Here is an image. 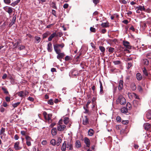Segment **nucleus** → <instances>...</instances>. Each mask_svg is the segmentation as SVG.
I'll list each match as a JSON object with an SVG mask.
<instances>
[{
  "label": "nucleus",
  "instance_id": "23",
  "mask_svg": "<svg viewBox=\"0 0 151 151\" xmlns=\"http://www.w3.org/2000/svg\"><path fill=\"white\" fill-rule=\"evenodd\" d=\"M76 146L77 148H79L81 147V145L80 141L77 140L76 142Z\"/></svg>",
  "mask_w": 151,
  "mask_h": 151
},
{
  "label": "nucleus",
  "instance_id": "60",
  "mask_svg": "<svg viewBox=\"0 0 151 151\" xmlns=\"http://www.w3.org/2000/svg\"><path fill=\"white\" fill-rule=\"evenodd\" d=\"M28 100L31 101H34V98L31 97H29L28 98Z\"/></svg>",
  "mask_w": 151,
  "mask_h": 151
},
{
  "label": "nucleus",
  "instance_id": "16",
  "mask_svg": "<svg viewBox=\"0 0 151 151\" xmlns=\"http://www.w3.org/2000/svg\"><path fill=\"white\" fill-rule=\"evenodd\" d=\"M5 10L10 15L13 12V9L11 7H9L8 8H6Z\"/></svg>",
  "mask_w": 151,
  "mask_h": 151
},
{
  "label": "nucleus",
  "instance_id": "4",
  "mask_svg": "<svg viewBox=\"0 0 151 151\" xmlns=\"http://www.w3.org/2000/svg\"><path fill=\"white\" fill-rule=\"evenodd\" d=\"M123 45L127 48L128 49H131V46H130L129 42L126 41H123Z\"/></svg>",
  "mask_w": 151,
  "mask_h": 151
},
{
  "label": "nucleus",
  "instance_id": "55",
  "mask_svg": "<svg viewBox=\"0 0 151 151\" xmlns=\"http://www.w3.org/2000/svg\"><path fill=\"white\" fill-rule=\"evenodd\" d=\"M21 133L23 135L25 136H27L26 135V132H25V131H21Z\"/></svg>",
  "mask_w": 151,
  "mask_h": 151
},
{
  "label": "nucleus",
  "instance_id": "6",
  "mask_svg": "<svg viewBox=\"0 0 151 151\" xmlns=\"http://www.w3.org/2000/svg\"><path fill=\"white\" fill-rule=\"evenodd\" d=\"M66 147L69 150H72L73 149L72 143L70 142H68L66 143Z\"/></svg>",
  "mask_w": 151,
  "mask_h": 151
},
{
  "label": "nucleus",
  "instance_id": "25",
  "mask_svg": "<svg viewBox=\"0 0 151 151\" xmlns=\"http://www.w3.org/2000/svg\"><path fill=\"white\" fill-rule=\"evenodd\" d=\"M136 8L138 10H139L141 11H145V9L144 7V6H142L141 5H140L138 6Z\"/></svg>",
  "mask_w": 151,
  "mask_h": 151
},
{
  "label": "nucleus",
  "instance_id": "50",
  "mask_svg": "<svg viewBox=\"0 0 151 151\" xmlns=\"http://www.w3.org/2000/svg\"><path fill=\"white\" fill-rule=\"evenodd\" d=\"M4 1L6 4H9L11 3V0H4Z\"/></svg>",
  "mask_w": 151,
  "mask_h": 151
},
{
  "label": "nucleus",
  "instance_id": "40",
  "mask_svg": "<svg viewBox=\"0 0 151 151\" xmlns=\"http://www.w3.org/2000/svg\"><path fill=\"white\" fill-rule=\"evenodd\" d=\"M51 6L53 8H54V9H57V7L56 6V4L54 2H52V3L51 4Z\"/></svg>",
  "mask_w": 151,
  "mask_h": 151
},
{
  "label": "nucleus",
  "instance_id": "62",
  "mask_svg": "<svg viewBox=\"0 0 151 151\" xmlns=\"http://www.w3.org/2000/svg\"><path fill=\"white\" fill-rule=\"evenodd\" d=\"M68 4H65L64 5L63 7L65 9H66L68 7Z\"/></svg>",
  "mask_w": 151,
  "mask_h": 151
},
{
  "label": "nucleus",
  "instance_id": "5",
  "mask_svg": "<svg viewBox=\"0 0 151 151\" xmlns=\"http://www.w3.org/2000/svg\"><path fill=\"white\" fill-rule=\"evenodd\" d=\"M66 127V126L64 125H60L57 127L58 130L60 131H63Z\"/></svg>",
  "mask_w": 151,
  "mask_h": 151
},
{
  "label": "nucleus",
  "instance_id": "11",
  "mask_svg": "<svg viewBox=\"0 0 151 151\" xmlns=\"http://www.w3.org/2000/svg\"><path fill=\"white\" fill-rule=\"evenodd\" d=\"M88 119L86 116L83 118V124L84 125H86L88 124Z\"/></svg>",
  "mask_w": 151,
  "mask_h": 151
},
{
  "label": "nucleus",
  "instance_id": "12",
  "mask_svg": "<svg viewBox=\"0 0 151 151\" xmlns=\"http://www.w3.org/2000/svg\"><path fill=\"white\" fill-rule=\"evenodd\" d=\"M142 63L143 64L145 65H148L149 62L148 60L146 59H144L142 60Z\"/></svg>",
  "mask_w": 151,
  "mask_h": 151
},
{
  "label": "nucleus",
  "instance_id": "52",
  "mask_svg": "<svg viewBox=\"0 0 151 151\" xmlns=\"http://www.w3.org/2000/svg\"><path fill=\"white\" fill-rule=\"evenodd\" d=\"M146 57L149 59H151V53H148L147 54Z\"/></svg>",
  "mask_w": 151,
  "mask_h": 151
},
{
  "label": "nucleus",
  "instance_id": "9",
  "mask_svg": "<svg viewBox=\"0 0 151 151\" xmlns=\"http://www.w3.org/2000/svg\"><path fill=\"white\" fill-rule=\"evenodd\" d=\"M16 15H14V16L13 18L12 21L9 24V26L10 27H11L12 25H13L14 24L16 21Z\"/></svg>",
  "mask_w": 151,
  "mask_h": 151
},
{
  "label": "nucleus",
  "instance_id": "21",
  "mask_svg": "<svg viewBox=\"0 0 151 151\" xmlns=\"http://www.w3.org/2000/svg\"><path fill=\"white\" fill-rule=\"evenodd\" d=\"M58 55L57 56V58L58 59H61L65 55L63 53H60L59 54H57Z\"/></svg>",
  "mask_w": 151,
  "mask_h": 151
},
{
  "label": "nucleus",
  "instance_id": "47",
  "mask_svg": "<svg viewBox=\"0 0 151 151\" xmlns=\"http://www.w3.org/2000/svg\"><path fill=\"white\" fill-rule=\"evenodd\" d=\"M114 48L111 47H110L109 48L108 51L109 52L113 53L114 51Z\"/></svg>",
  "mask_w": 151,
  "mask_h": 151
},
{
  "label": "nucleus",
  "instance_id": "56",
  "mask_svg": "<svg viewBox=\"0 0 151 151\" xmlns=\"http://www.w3.org/2000/svg\"><path fill=\"white\" fill-rule=\"evenodd\" d=\"M48 103L49 104L52 105L53 104V102L52 99H50L48 101Z\"/></svg>",
  "mask_w": 151,
  "mask_h": 151
},
{
  "label": "nucleus",
  "instance_id": "7",
  "mask_svg": "<svg viewBox=\"0 0 151 151\" xmlns=\"http://www.w3.org/2000/svg\"><path fill=\"white\" fill-rule=\"evenodd\" d=\"M123 87V81L122 80H120L119 81L118 89L119 90H122Z\"/></svg>",
  "mask_w": 151,
  "mask_h": 151
},
{
  "label": "nucleus",
  "instance_id": "53",
  "mask_svg": "<svg viewBox=\"0 0 151 151\" xmlns=\"http://www.w3.org/2000/svg\"><path fill=\"white\" fill-rule=\"evenodd\" d=\"M132 89L133 90H135L136 88V86L134 83L132 84Z\"/></svg>",
  "mask_w": 151,
  "mask_h": 151
},
{
  "label": "nucleus",
  "instance_id": "51",
  "mask_svg": "<svg viewBox=\"0 0 151 151\" xmlns=\"http://www.w3.org/2000/svg\"><path fill=\"white\" fill-rule=\"evenodd\" d=\"M18 49L20 50H22L24 49L25 48V47L23 45H19L18 46Z\"/></svg>",
  "mask_w": 151,
  "mask_h": 151
},
{
  "label": "nucleus",
  "instance_id": "26",
  "mask_svg": "<svg viewBox=\"0 0 151 151\" xmlns=\"http://www.w3.org/2000/svg\"><path fill=\"white\" fill-rule=\"evenodd\" d=\"M51 133L52 135H55L57 133L56 129L55 128H53L51 130Z\"/></svg>",
  "mask_w": 151,
  "mask_h": 151
},
{
  "label": "nucleus",
  "instance_id": "1",
  "mask_svg": "<svg viewBox=\"0 0 151 151\" xmlns=\"http://www.w3.org/2000/svg\"><path fill=\"white\" fill-rule=\"evenodd\" d=\"M43 114L46 121H47L48 122L50 123L52 122L51 119L52 114H47L46 111H44L43 113Z\"/></svg>",
  "mask_w": 151,
  "mask_h": 151
},
{
  "label": "nucleus",
  "instance_id": "17",
  "mask_svg": "<svg viewBox=\"0 0 151 151\" xmlns=\"http://www.w3.org/2000/svg\"><path fill=\"white\" fill-rule=\"evenodd\" d=\"M57 36V35H56V33H53L48 38V41H51L52 40V38H53L54 37Z\"/></svg>",
  "mask_w": 151,
  "mask_h": 151
},
{
  "label": "nucleus",
  "instance_id": "38",
  "mask_svg": "<svg viewBox=\"0 0 151 151\" xmlns=\"http://www.w3.org/2000/svg\"><path fill=\"white\" fill-rule=\"evenodd\" d=\"M99 48L103 53H104L105 52V49L104 47L102 46H100Z\"/></svg>",
  "mask_w": 151,
  "mask_h": 151
},
{
  "label": "nucleus",
  "instance_id": "37",
  "mask_svg": "<svg viewBox=\"0 0 151 151\" xmlns=\"http://www.w3.org/2000/svg\"><path fill=\"white\" fill-rule=\"evenodd\" d=\"M35 42L36 43H38L40 41V38L39 37H35Z\"/></svg>",
  "mask_w": 151,
  "mask_h": 151
},
{
  "label": "nucleus",
  "instance_id": "10",
  "mask_svg": "<svg viewBox=\"0 0 151 151\" xmlns=\"http://www.w3.org/2000/svg\"><path fill=\"white\" fill-rule=\"evenodd\" d=\"M47 50V51L50 52H51L52 50V44L50 42L48 44Z\"/></svg>",
  "mask_w": 151,
  "mask_h": 151
},
{
  "label": "nucleus",
  "instance_id": "30",
  "mask_svg": "<svg viewBox=\"0 0 151 151\" xmlns=\"http://www.w3.org/2000/svg\"><path fill=\"white\" fill-rule=\"evenodd\" d=\"M146 116L148 119H151V110L149 111L147 113Z\"/></svg>",
  "mask_w": 151,
  "mask_h": 151
},
{
  "label": "nucleus",
  "instance_id": "22",
  "mask_svg": "<svg viewBox=\"0 0 151 151\" xmlns=\"http://www.w3.org/2000/svg\"><path fill=\"white\" fill-rule=\"evenodd\" d=\"M94 133V131L92 129H90L88 130V135L90 136H93Z\"/></svg>",
  "mask_w": 151,
  "mask_h": 151
},
{
  "label": "nucleus",
  "instance_id": "3",
  "mask_svg": "<svg viewBox=\"0 0 151 151\" xmlns=\"http://www.w3.org/2000/svg\"><path fill=\"white\" fill-rule=\"evenodd\" d=\"M25 139L26 140V144L28 146H30L31 145V141H33L31 138L28 136H26Z\"/></svg>",
  "mask_w": 151,
  "mask_h": 151
},
{
  "label": "nucleus",
  "instance_id": "48",
  "mask_svg": "<svg viewBox=\"0 0 151 151\" xmlns=\"http://www.w3.org/2000/svg\"><path fill=\"white\" fill-rule=\"evenodd\" d=\"M90 30L91 32H95L96 31V29L93 27H91L90 28Z\"/></svg>",
  "mask_w": 151,
  "mask_h": 151
},
{
  "label": "nucleus",
  "instance_id": "31",
  "mask_svg": "<svg viewBox=\"0 0 151 151\" xmlns=\"http://www.w3.org/2000/svg\"><path fill=\"white\" fill-rule=\"evenodd\" d=\"M54 50L57 54H59L61 53V50L58 48L54 47Z\"/></svg>",
  "mask_w": 151,
  "mask_h": 151
},
{
  "label": "nucleus",
  "instance_id": "41",
  "mask_svg": "<svg viewBox=\"0 0 151 151\" xmlns=\"http://www.w3.org/2000/svg\"><path fill=\"white\" fill-rule=\"evenodd\" d=\"M127 108L129 110H130L131 109L132 106L130 103L128 102L126 105Z\"/></svg>",
  "mask_w": 151,
  "mask_h": 151
},
{
  "label": "nucleus",
  "instance_id": "33",
  "mask_svg": "<svg viewBox=\"0 0 151 151\" xmlns=\"http://www.w3.org/2000/svg\"><path fill=\"white\" fill-rule=\"evenodd\" d=\"M121 111L123 113H127L128 112V109L125 107L122 108L121 109Z\"/></svg>",
  "mask_w": 151,
  "mask_h": 151
},
{
  "label": "nucleus",
  "instance_id": "45",
  "mask_svg": "<svg viewBox=\"0 0 151 151\" xmlns=\"http://www.w3.org/2000/svg\"><path fill=\"white\" fill-rule=\"evenodd\" d=\"M113 62L115 65H119L121 63V61L119 60L114 61Z\"/></svg>",
  "mask_w": 151,
  "mask_h": 151
},
{
  "label": "nucleus",
  "instance_id": "58",
  "mask_svg": "<svg viewBox=\"0 0 151 151\" xmlns=\"http://www.w3.org/2000/svg\"><path fill=\"white\" fill-rule=\"evenodd\" d=\"M5 130V129L3 127H2L0 131V134H3Z\"/></svg>",
  "mask_w": 151,
  "mask_h": 151
},
{
  "label": "nucleus",
  "instance_id": "32",
  "mask_svg": "<svg viewBox=\"0 0 151 151\" xmlns=\"http://www.w3.org/2000/svg\"><path fill=\"white\" fill-rule=\"evenodd\" d=\"M54 47L58 48L59 47H61V48H63L64 46V44L62 43L61 44H56L54 45Z\"/></svg>",
  "mask_w": 151,
  "mask_h": 151
},
{
  "label": "nucleus",
  "instance_id": "8",
  "mask_svg": "<svg viewBox=\"0 0 151 151\" xmlns=\"http://www.w3.org/2000/svg\"><path fill=\"white\" fill-rule=\"evenodd\" d=\"M19 142H17L14 143V148L16 150H19L21 149V147L19 146Z\"/></svg>",
  "mask_w": 151,
  "mask_h": 151
},
{
  "label": "nucleus",
  "instance_id": "24",
  "mask_svg": "<svg viewBox=\"0 0 151 151\" xmlns=\"http://www.w3.org/2000/svg\"><path fill=\"white\" fill-rule=\"evenodd\" d=\"M62 139L61 137H58L57 140L56 145L58 146H59L61 142Z\"/></svg>",
  "mask_w": 151,
  "mask_h": 151
},
{
  "label": "nucleus",
  "instance_id": "36",
  "mask_svg": "<svg viewBox=\"0 0 151 151\" xmlns=\"http://www.w3.org/2000/svg\"><path fill=\"white\" fill-rule=\"evenodd\" d=\"M102 27H109V23L107 22L103 23L101 24Z\"/></svg>",
  "mask_w": 151,
  "mask_h": 151
},
{
  "label": "nucleus",
  "instance_id": "46",
  "mask_svg": "<svg viewBox=\"0 0 151 151\" xmlns=\"http://www.w3.org/2000/svg\"><path fill=\"white\" fill-rule=\"evenodd\" d=\"M132 96L134 97L135 99H139V96L136 93H133L132 95Z\"/></svg>",
  "mask_w": 151,
  "mask_h": 151
},
{
  "label": "nucleus",
  "instance_id": "29",
  "mask_svg": "<svg viewBox=\"0 0 151 151\" xmlns=\"http://www.w3.org/2000/svg\"><path fill=\"white\" fill-rule=\"evenodd\" d=\"M136 78L138 80H141L142 79V76L141 74L139 73H137L136 74Z\"/></svg>",
  "mask_w": 151,
  "mask_h": 151
},
{
  "label": "nucleus",
  "instance_id": "35",
  "mask_svg": "<svg viewBox=\"0 0 151 151\" xmlns=\"http://www.w3.org/2000/svg\"><path fill=\"white\" fill-rule=\"evenodd\" d=\"M69 118L65 117L63 119V122L65 124H67L69 122Z\"/></svg>",
  "mask_w": 151,
  "mask_h": 151
},
{
  "label": "nucleus",
  "instance_id": "61",
  "mask_svg": "<svg viewBox=\"0 0 151 151\" xmlns=\"http://www.w3.org/2000/svg\"><path fill=\"white\" fill-rule=\"evenodd\" d=\"M5 99L7 102H9L10 100V98L8 96H6L5 98Z\"/></svg>",
  "mask_w": 151,
  "mask_h": 151
},
{
  "label": "nucleus",
  "instance_id": "19",
  "mask_svg": "<svg viewBox=\"0 0 151 151\" xmlns=\"http://www.w3.org/2000/svg\"><path fill=\"white\" fill-rule=\"evenodd\" d=\"M66 147V142L65 141H64L61 147V150L62 151H65Z\"/></svg>",
  "mask_w": 151,
  "mask_h": 151
},
{
  "label": "nucleus",
  "instance_id": "59",
  "mask_svg": "<svg viewBox=\"0 0 151 151\" xmlns=\"http://www.w3.org/2000/svg\"><path fill=\"white\" fill-rule=\"evenodd\" d=\"M132 65V64L131 63H129L128 64V66L127 68L129 69Z\"/></svg>",
  "mask_w": 151,
  "mask_h": 151
},
{
  "label": "nucleus",
  "instance_id": "20",
  "mask_svg": "<svg viewBox=\"0 0 151 151\" xmlns=\"http://www.w3.org/2000/svg\"><path fill=\"white\" fill-rule=\"evenodd\" d=\"M72 74L73 76H76L78 75L79 73L77 70H73L72 72Z\"/></svg>",
  "mask_w": 151,
  "mask_h": 151
},
{
  "label": "nucleus",
  "instance_id": "43",
  "mask_svg": "<svg viewBox=\"0 0 151 151\" xmlns=\"http://www.w3.org/2000/svg\"><path fill=\"white\" fill-rule=\"evenodd\" d=\"M2 89L4 91V93L9 94V92L7 89L3 87L2 88Z\"/></svg>",
  "mask_w": 151,
  "mask_h": 151
},
{
  "label": "nucleus",
  "instance_id": "27",
  "mask_svg": "<svg viewBox=\"0 0 151 151\" xmlns=\"http://www.w3.org/2000/svg\"><path fill=\"white\" fill-rule=\"evenodd\" d=\"M142 71H143V73L144 74L145 76H148V75H149V73H148L147 71V70H146V68H145V67H144L143 69H142Z\"/></svg>",
  "mask_w": 151,
  "mask_h": 151
},
{
  "label": "nucleus",
  "instance_id": "28",
  "mask_svg": "<svg viewBox=\"0 0 151 151\" xmlns=\"http://www.w3.org/2000/svg\"><path fill=\"white\" fill-rule=\"evenodd\" d=\"M20 0H17L14 2L12 3L11 4V6H14L17 5L20 1Z\"/></svg>",
  "mask_w": 151,
  "mask_h": 151
},
{
  "label": "nucleus",
  "instance_id": "2",
  "mask_svg": "<svg viewBox=\"0 0 151 151\" xmlns=\"http://www.w3.org/2000/svg\"><path fill=\"white\" fill-rule=\"evenodd\" d=\"M117 103H119L121 105H124L126 103V99L122 96H119L116 100Z\"/></svg>",
  "mask_w": 151,
  "mask_h": 151
},
{
  "label": "nucleus",
  "instance_id": "57",
  "mask_svg": "<svg viewBox=\"0 0 151 151\" xmlns=\"http://www.w3.org/2000/svg\"><path fill=\"white\" fill-rule=\"evenodd\" d=\"M121 118L119 116H117L116 118V121L119 122H120L121 121Z\"/></svg>",
  "mask_w": 151,
  "mask_h": 151
},
{
  "label": "nucleus",
  "instance_id": "18",
  "mask_svg": "<svg viewBox=\"0 0 151 151\" xmlns=\"http://www.w3.org/2000/svg\"><path fill=\"white\" fill-rule=\"evenodd\" d=\"M99 83H100V94H101L103 93V88L101 82L100 80L99 81Z\"/></svg>",
  "mask_w": 151,
  "mask_h": 151
},
{
  "label": "nucleus",
  "instance_id": "42",
  "mask_svg": "<svg viewBox=\"0 0 151 151\" xmlns=\"http://www.w3.org/2000/svg\"><path fill=\"white\" fill-rule=\"evenodd\" d=\"M50 33L49 32H47L45 33H44L43 35V38H46L49 35H50Z\"/></svg>",
  "mask_w": 151,
  "mask_h": 151
},
{
  "label": "nucleus",
  "instance_id": "54",
  "mask_svg": "<svg viewBox=\"0 0 151 151\" xmlns=\"http://www.w3.org/2000/svg\"><path fill=\"white\" fill-rule=\"evenodd\" d=\"M52 13L53 15L55 17H56L57 16L56 15V12L55 10L52 9Z\"/></svg>",
  "mask_w": 151,
  "mask_h": 151
},
{
  "label": "nucleus",
  "instance_id": "44",
  "mask_svg": "<svg viewBox=\"0 0 151 151\" xmlns=\"http://www.w3.org/2000/svg\"><path fill=\"white\" fill-rule=\"evenodd\" d=\"M20 103V102H18L16 103L13 104H12V106L14 108L18 106Z\"/></svg>",
  "mask_w": 151,
  "mask_h": 151
},
{
  "label": "nucleus",
  "instance_id": "15",
  "mask_svg": "<svg viewBox=\"0 0 151 151\" xmlns=\"http://www.w3.org/2000/svg\"><path fill=\"white\" fill-rule=\"evenodd\" d=\"M150 124L148 123H145L143 125L144 129L146 130H148L150 127Z\"/></svg>",
  "mask_w": 151,
  "mask_h": 151
},
{
  "label": "nucleus",
  "instance_id": "49",
  "mask_svg": "<svg viewBox=\"0 0 151 151\" xmlns=\"http://www.w3.org/2000/svg\"><path fill=\"white\" fill-rule=\"evenodd\" d=\"M129 123L128 120H123L122 121V123L123 124L126 125Z\"/></svg>",
  "mask_w": 151,
  "mask_h": 151
},
{
  "label": "nucleus",
  "instance_id": "13",
  "mask_svg": "<svg viewBox=\"0 0 151 151\" xmlns=\"http://www.w3.org/2000/svg\"><path fill=\"white\" fill-rule=\"evenodd\" d=\"M17 93L19 96L22 97H24L26 94V93H24L23 91H21Z\"/></svg>",
  "mask_w": 151,
  "mask_h": 151
},
{
  "label": "nucleus",
  "instance_id": "63",
  "mask_svg": "<svg viewBox=\"0 0 151 151\" xmlns=\"http://www.w3.org/2000/svg\"><path fill=\"white\" fill-rule=\"evenodd\" d=\"M5 111V109L3 107H0V111L1 112H3Z\"/></svg>",
  "mask_w": 151,
  "mask_h": 151
},
{
  "label": "nucleus",
  "instance_id": "39",
  "mask_svg": "<svg viewBox=\"0 0 151 151\" xmlns=\"http://www.w3.org/2000/svg\"><path fill=\"white\" fill-rule=\"evenodd\" d=\"M50 143L53 146H55L56 145V141L55 139H52L51 140L50 142Z\"/></svg>",
  "mask_w": 151,
  "mask_h": 151
},
{
  "label": "nucleus",
  "instance_id": "64",
  "mask_svg": "<svg viewBox=\"0 0 151 151\" xmlns=\"http://www.w3.org/2000/svg\"><path fill=\"white\" fill-rule=\"evenodd\" d=\"M70 58V57L69 56L67 55L65 57V59L66 61H68L69 60Z\"/></svg>",
  "mask_w": 151,
  "mask_h": 151
},
{
  "label": "nucleus",
  "instance_id": "34",
  "mask_svg": "<svg viewBox=\"0 0 151 151\" xmlns=\"http://www.w3.org/2000/svg\"><path fill=\"white\" fill-rule=\"evenodd\" d=\"M133 104L134 107H137L138 106L139 102L136 100H134L133 102Z\"/></svg>",
  "mask_w": 151,
  "mask_h": 151
},
{
  "label": "nucleus",
  "instance_id": "14",
  "mask_svg": "<svg viewBox=\"0 0 151 151\" xmlns=\"http://www.w3.org/2000/svg\"><path fill=\"white\" fill-rule=\"evenodd\" d=\"M84 142L87 147H89L90 145V141L89 139L87 137L84 138Z\"/></svg>",
  "mask_w": 151,
  "mask_h": 151
}]
</instances>
